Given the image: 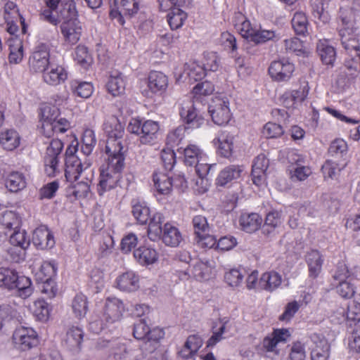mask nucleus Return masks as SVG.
<instances>
[{
  "mask_svg": "<svg viewBox=\"0 0 360 360\" xmlns=\"http://www.w3.org/2000/svg\"><path fill=\"white\" fill-rule=\"evenodd\" d=\"M161 238L166 245L177 247L182 240V236L178 228L172 224L166 223L163 227Z\"/></svg>",
  "mask_w": 360,
  "mask_h": 360,
  "instance_id": "obj_28",
  "label": "nucleus"
},
{
  "mask_svg": "<svg viewBox=\"0 0 360 360\" xmlns=\"http://www.w3.org/2000/svg\"><path fill=\"white\" fill-rule=\"evenodd\" d=\"M50 51L45 44L38 45L29 58V68L34 72H44L49 65Z\"/></svg>",
  "mask_w": 360,
  "mask_h": 360,
  "instance_id": "obj_12",
  "label": "nucleus"
},
{
  "mask_svg": "<svg viewBox=\"0 0 360 360\" xmlns=\"http://www.w3.org/2000/svg\"><path fill=\"white\" fill-rule=\"evenodd\" d=\"M60 115L59 108L49 103H43L40 107L39 117L41 122V133L50 134L51 131V124Z\"/></svg>",
  "mask_w": 360,
  "mask_h": 360,
  "instance_id": "obj_16",
  "label": "nucleus"
},
{
  "mask_svg": "<svg viewBox=\"0 0 360 360\" xmlns=\"http://www.w3.org/2000/svg\"><path fill=\"white\" fill-rule=\"evenodd\" d=\"M57 269L58 266L54 260L44 261L36 274V278L38 281L53 280L56 275Z\"/></svg>",
  "mask_w": 360,
  "mask_h": 360,
  "instance_id": "obj_39",
  "label": "nucleus"
},
{
  "mask_svg": "<svg viewBox=\"0 0 360 360\" xmlns=\"http://www.w3.org/2000/svg\"><path fill=\"white\" fill-rule=\"evenodd\" d=\"M311 360H327L330 355V345L321 334L314 333L310 337Z\"/></svg>",
  "mask_w": 360,
  "mask_h": 360,
  "instance_id": "obj_14",
  "label": "nucleus"
},
{
  "mask_svg": "<svg viewBox=\"0 0 360 360\" xmlns=\"http://www.w3.org/2000/svg\"><path fill=\"white\" fill-rule=\"evenodd\" d=\"M262 221V218L257 213H244L241 214L239 221L243 231L252 233L260 228Z\"/></svg>",
  "mask_w": 360,
  "mask_h": 360,
  "instance_id": "obj_35",
  "label": "nucleus"
},
{
  "mask_svg": "<svg viewBox=\"0 0 360 360\" xmlns=\"http://www.w3.org/2000/svg\"><path fill=\"white\" fill-rule=\"evenodd\" d=\"M208 112L214 124L224 125L229 123L232 115L229 108V99L225 91H217L211 98Z\"/></svg>",
  "mask_w": 360,
  "mask_h": 360,
  "instance_id": "obj_4",
  "label": "nucleus"
},
{
  "mask_svg": "<svg viewBox=\"0 0 360 360\" xmlns=\"http://www.w3.org/2000/svg\"><path fill=\"white\" fill-rule=\"evenodd\" d=\"M213 143L221 155L229 158L233 152L236 136L227 131H221L213 140Z\"/></svg>",
  "mask_w": 360,
  "mask_h": 360,
  "instance_id": "obj_15",
  "label": "nucleus"
},
{
  "mask_svg": "<svg viewBox=\"0 0 360 360\" xmlns=\"http://www.w3.org/2000/svg\"><path fill=\"white\" fill-rule=\"evenodd\" d=\"M134 257L140 265L148 266L158 262L159 253L152 246L143 245L134 251Z\"/></svg>",
  "mask_w": 360,
  "mask_h": 360,
  "instance_id": "obj_20",
  "label": "nucleus"
},
{
  "mask_svg": "<svg viewBox=\"0 0 360 360\" xmlns=\"http://www.w3.org/2000/svg\"><path fill=\"white\" fill-rule=\"evenodd\" d=\"M187 13L179 8H173L167 14V22L172 30L182 27L187 19Z\"/></svg>",
  "mask_w": 360,
  "mask_h": 360,
  "instance_id": "obj_47",
  "label": "nucleus"
},
{
  "mask_svg": "<svg viewBox=\"0 0 360 360\" xmlns=\"http://www.w3.org/2000/svg\"><path fill=\"white\" fill-rule=\"evenodd\" d=\"M184 161L189 166L194 165L200 159L204 158L207 155L196 144H189L183 150Z\"/></svg>",
  "mask_w": 360,
  "mask_h": 360,
  "instance_id": "obj_42",
  "label": "nucleus"
},
{
  "mask_svg": "<svg viewBox=\"0 0 360 360\" xmlns=\"http://www.w3.org/2000/svg\"><path fill=\"white\" fill-rule=\"evenodd\" d=\"M77 151V143L70 145L65 151V177L68 181H77L82 173H85L90 167V162H82L75 155Z\"/></svg>",
  "mask_w": 360,
  "mask_h": 360,
  "instance_id": "obj_8",
  "label": "nucleus"
},
{
  "mask_svg": "<svg viewBox=\"0 0 360 360\" xmlns=\"http://www.w3.org/2000/svg\"><path fill=\"white\" fill-rule=\"evenodd\" d=\"M281 275L275 271H266L259 278V288L262 290L272 292L277 290L282 283Z\"/></svg>",
  "mask_w": 360,
  "mask_h": 360,
  "instance_id": "obj_24",
  "label": "nucleus"
},
{
  "mask_svg": "<svg viewBox=\"0 0 360 360\" xmlns=\"http://www.w3.org/2000/svg\"><path fill=\"white\" fill-rule=\"evenodd\" d=\"M290 337L289 330L286 328H277L265 337L262 342L263 347L267 352H276V347L280 343H285Z\"/></svg>",
  "mask_w": 360,
  "mask_h": 360,
  "instance_id": "obj_19",
  "label": "nucleus"
},
{
  "mask_svg": "<svg viewBox=\"0 0 360 360\" xmlns=\"http://www.w3.org/2000/svg\"><path fill=\"white\" fill-rule=\"evenodd\" d=\"M149 219L148 236L150 240L157 241L161 238V234L163 232L162 224L164 221V216L160 212H155Z\"/></svg>",
  "mask_w": 360,
  "mask_h": 360,
  "instance_id": "obj_31",
  "label": "nucleus"
},
{
  "mask_svg": "<svg viewBox=\"0 0 360 360\" xmlns=\"http://www.w3.org/2000/svg\"><path fill=\"white\" fill-rule=\"evenodd\" d=\"M20 143L19 134L14 129H6L0 133V145L6 150H13Z\"/></svg>",
  "mask_w": 360,
  "mask_h": 360,
  "instance_id": "obj_34",
  "label": "nucleus"
},
{
  "mask_svg": "<svg viewBox=\"0 0 360 360\" xmlns=\"http://www.w3.org/2000/svg\"><path fill=\"white\" fill-rule=\"evenodd\" d=\"M212 274V266L208 262L197 261L193 266V276L199 281L208 280Z\"/></svg>",
  "mask_w": 360,
  "mask_h": 360,
  "instance_id": "obj_51",
  "label": "nucleus"
},
{
  "mask_svg": "<svg viewBox=\"0 0 360 360\" xmlns=\"http://www.w3.org/2000/svg\"><path fill=\"white\" fill-rule=\"evenodd\" d=\"M58 15L60 22L62 20L63 22L79 21L78 11L73 0H68L62 3Z\"/></svg>",
  "mask_w": 360,
  "mask_h": 360,
  "instance_id": "obj_41",
  "label": "nucleus"
},
{
  "mask_svg": "<svg viewBox=\"0 0 360 360\" xmlns=\"http://www.w3.org/2000/svg\"><path fill=\"white\" fill-rule=\"evenodd\" d=\"M276 37L275 32L272 30H257L253 32L250 41L256 44H263Z\"/></svg>",
  "mask_w": 360,
  "mask_h": 360,
  "instance_id": "obj_60",
  "label": "nucleus"
},
{
  "mask_svg": "<svg viewBox=\"0 0 360 360\" xmlns=\"http://www.w3.org/2000/svg\"><path fill=\"white\" fill-rule=\"evenodd\" d=\"M44 80L46 83L56 86L64 82L68 78V73L63 67L58 65L55 68L44 74Z\"/></svg>",
  "mask_w": 360,
  "mask_h": 360,
  "instance_id": "obj_43",
  "label": "nucleus"
},
{
  "mask_svg": "<svg viewBox=\"0 0 360 360\" xmlns=\"http://www.w3.org/2000/svg\"><path fill=\"white\" fill-rule=\"evenodd\" d=\"M338 311L342 314L338 318V323L347 321L350 325L360 322V303L356 301L352 302L347 307L338 308Z\"/></svg>",
  "mask_w": 360,
  "mask_h": 360,
  "instance_id": "obj_25",
  "label": "nucleus"
},
{
  "mask_svg": "<svg viewBox=\"0 0 360 360\" xmlns=\"http://www.w3.org/2000/svg\"><path fill=\"white\" fill-rule=\"evenodd\" d=\"M115 157L113 155H108V163L106 168H103L101 171L99 183L98 184V193L100 195L108 191L113 188L119 179L120 174L124 166V157H122V162L120 165L116 164V160L112 159Z\"/></svg>",
  "mask_w": 360,
  "mask_h": 360,
  "instance_id": "obj_5",
  "label": "nucleus"
},
{
  "mask_svg": "<svg viewBox=\"0 0 360 360\" xmlns=\"http://www.w3.org/2000/svg\"><path fill=\"white\" fill-rule=\"evenodd\" d=\"M339 18L338 34L341 46L347 54L356 57L360 54V36L354 13L349 10H340Z\"/></svg>",
  "mask_w": 360,
  "mask_h": 360,
  "instance_id": "obj_1",
  "label": "nucleus"
},
{
  "mask_svg": "<svg viewBox=\"0 0 360 360\" xmlns=\"http://www.w3.org/2000/svg\"><path fill=\"white\" fill-rule=\"evenodd\" d=\"M193 225L196 236L210 233V229L207 218L202 215L195 216L193 218Z\"/></svg>",
  "mask_w": 360,
  "mask_h": 360,
  "instance_id": "obj_61",
  "label": "nucleus"
},
{
  "mask_svg": "<svg viewBox=\"0 0 360 360\" xmlns=\"http://www.w3.org/2000/svg\"><path fill=\"white\" fill-rule=\"evenodd\" d=\"M96 144L95 133L92 129L84 130L82 138V152L85 155H89L93 151Z\"/></svg>",
  "mask_w": 360,
  "mask_h": 360,
  "instance_id": "obj_55",
  "label": "nucleus"
},
{
  "mask_svg": "<svg viewBox=\"0 0 360 360\" xmlns=\"http://www.w3.org/2000/svg\"><path fill=\"white\" fill-rule=\"evenodd\" d=\"M141 7V0H121L120 8L124 16L127 18L134 17Z\"/></svg>",
  "mask_w": 360,
  "mask_h": 360,
  "instance_id": "obj_56",
  "label": "nucleus"
},
{
  "mask_svg": "<svg viewBox=\"0 0 360 360\" xmlns=\"http://www.w3.org/2000/svg\"><path fill=\"white\" fill-rule=\"evenodd\" d=\"M32 242L37 248L41 250L51 248L55 245L53 235L46 226H40L34 231Z\"/></svg>",
  "mask_w": 360,
  "mask_h": 360,
  "instance_id": "obj_18",
  "label": "nucleus"
},
{
  "mask_svg": "<svg viewBox=\"0 0 360 360\" xmlns=\"http://www.w3.org/2000/svg\"><path fill=\"white\" fill-rule=\"evenodd\" d=\"M294 70V65L288 60L283 58L271 62L269 67V74L274 80L287 81L291 77Z\"/></svg>",
  "mask_w": 360,
  "mask_h": 360,
  "instance_id": "obj_13",
  "label": "nucleus"
},
{
  "mask_svg": "<svg viewBox=\"0 0 360 360\" xmlns=\"http://www.w3.org/2000/svg\"><path fill=\"white\" fill-rule=\"evenodd\" d=\"M105 86L107 90H124L127 86V78L118 71L112 72Z\"/></svg>",
  "mask_w": 360,
  "mask_h": 360,
  "instance_id": "obj_49",
  "label": "nucleus"
},
{
  "mask_svg": "<svg viewBox=\"0 0 360 360\" xmlns=\"http://www.w3.org/2000/svg\"><path fill=\"white\" fill-rule=\"evenodd\" d=\"M12 339L14 347L21 352L30 350L39 342L37 331L31 327H18L13 333Z\"/></svg>",
  "mask_w": 360,
  "mask_h": 360,
  "instance_id": "obj_9",
  "label": "nucleus"
},
{
  "mask_svg": "<svg viewBox=\"0 0 360 360\" xmlns=\"http://www.w3.org/2000/svg\"><path fill=\"white\" fill-rule=\"evenodd\" d=\"M117 288L123 292H134L139 288V276L134 271H129L116 278Z\"/></svg>",
  "mask_w": 360,
  "mask_h": 360,
  "instance_id": "obj_22",
  "label": "nucleus"
},
{
  "mask_svg": "<svg viewBox=\"0 0 360 360\" xmlns=\"http://www.w3.org/2000/svg\"><path fill=\"white\" fill-rule=\"evenodd\" d=\"M128 129L139 136L141 143L152 144L158 139L160 125L158 122L151 120L142 122L140 120L134 119L130 122Z\"/></svg>",
  "mask_w": 360,
  "mask_h": 360,
  "instance_id": "obj_7",
  "label": "nucleus"
},
{
  "mask_svg": "<svg viewBox=\"0 0 360 360\" xmlns=\"http://www.w3.org/2000/svg\"><path fill=\"white\" fill-rule=\"evenodd\" d=\"M72 309L75 317L84 318L89 309L87 297L82 293L76 295L72 302Z\"/></svg>",
  "mask_w": 360,
  "mask_h": 360,
  "instance_id": "obj_44",
  "label": "nucleus"
},
{
  "mask_svg": "<svg viewBox=\"0 0 360 360\" xmlns=\"http://www.w3.org/2000/svg\"><path fill=\"white\" fill-rule=\"evenodd\" d=\"M185 129V127L179 126L169 131L167 136V144L171 147L178 146L184 138Z\"/></svg>",
  "mask_w": 360,
  "mask_h": 360,
  "instance_id": "obj_63",
  "label": "nucleus"
},
{
  "mask_svg": "<svg viewBox=\"0 0 360 360\" xmlns=\"http://www.w3.org/2000/svg\"><path fill=\"white\" fill-rule=\"evenodd\" d=\"M235 28L239 34L247 40L250 41L255 29L249 20L240 12L236 13L233 18Z\"/></svg>",
  "mask_w": 360,
  "mask_h": 360,
  "instance_id": "obj_27",
  "label": "nucleus"
},
{
  "mask_svg": "<svg viewBox=\"0 0 360 360\" xmlns=\"http://www.w3.org/2000/svg\"><path fill=\"white\" fill-rule=\"evenodd\" d=\"M168 84V77L163 72L153 70L149 73L148 86L150 90H166Z\"/></svg>",
  "mask_w": 360,
  "mask_h": 360,
  "instance_id": "obj_40",
  "label": "nucleus"
},
{
  "mask_svg": "<svg viewBox=\"0 0 360 360\" xmlns=\"http://www.w3.org/2000/svg\"><path fill=\"white\" fill-rule=\"evenodd\" d=\"M60 30L65 41L70 45H75L80 39L82 27L79 21L63 22Z\"/></svg>",
  "mask_w": 360,
  "mask_h": 360,
  "instance_id": "obj_21",
  "label": "nucleus"
},
{
  "mask_svg": "<svg viewBox=\"0 0 360 360\" xmlns=\"http://www.w3.org/2000/svg\"><path fill=\"white\" fill-rule=\"evenodd\" d=\"M192 104L187 108L183 107L180 111L181 117L190 129L200 128L205 122L203 117L197 112L195 105L198 103H204L207 101V91H193Z\"/></svg>",
  "mask_w": 360,
  "mask_h": 360,
  "instance_id": "obj_6",
  "label": "nucleus"
},
{
  "mask_svg": "<svg viewBox=\"0 0 360 360\" xmlns=\"http://www.w3.org/2000/svg\"><path fill=\"white\" fill-rule=\"evenodd\" d=\"M13 231L14 232L11 235L9 239L11 244L22 250H26L30 244V237L27 232L20 228Z\"/></svg>",
  "mask_w": 360,
  "mask_h": 360,
  "instance_id": "obj_50",
  "label": "nucleus"
},
{
  "mask_svg": "<svg viewBox=\"0 0 360 360\" xmlns=\"http://www.w3.org/2000/svg\"><path fill=\"white\" fill-rule=\"evenodd\" d=\"M283 43L285 51L288 53H295L297 56L306 53L302 41L297 37L286 39Z\"/></svg>",
  "mask_w": 360,
  "mask_h": 360,
  "instance_id": "obj_57",
  "label": "nucleus"
},
{
  "mask_svg": "<svg viewBox=\"0 0 360 360\" xmlns=\"http://www.w3.org/2000/svg\"><path fill=\"white\" fill-rule=\"evenodd\" d=\"M83 338L84 331L82 328L78 326H72L67 330L64 342L70 349H79Z\"/></svg>",
  "mask_w": 360,
  "mask_h": 360,
  "instance_id": "obj_32",
  "label": "nucleus"
},
{
  "mask_svg": "<svg viewBox=\"0 0 360 360\" xmlns=\"http://www.w3.org/2000/svg\"><path fill=\"white\" fill-rule=\"evenodd\" d=\"M0 225L8 231L18 229L21 226V217L14 211L5 210L0 213Z\"/></svg>",
  "mask_w": 360,
  "mask_h": 360,
  "instance_id": "obj_36",
  "label": "nucleus"
},
{
  "mask_svg": "<svg viewBox=\"0 0 360 360\" xmlns=\"http://www.w3.org/2000/svg\"><path fill=\"white\" fill-rule=\"evenodd\" d=\"M186 71L191 79L198 81L205 75L207 70L204 63L201 64L196 60H190L186 64Z\"/></svg>",
  "mask_w": 360,
  "mask_h": 360,
  "instance_id": "obj_52",
  "label": "nucleus"
},
{
  "mask_svg": "<svg viewBox=\"0 0 360 360\" xmlns=\"http://www.w3.org/2000/svg\"><path fill=\"white\" fill-rule=\"evenodd\" d=\"M70 127L69 121L65 118H57L51 124V131L50 134L42 132L44 136L51 138L55 133H65Z\"/></svg>",
  "mask_w": 360,
  "mask_h": 360,
  "instance_id": "obj_62",
  "label": "nucleus"
},
{
  "mask_svg": "<svg viewBox=\"0 0 360 360\" xmlns=\"http://www.w3.org/2000/svg\"><path fill=\"white\" fill-rule=\"evenodd\" d=\"M291 23L297 34L306 35L309 23L307 18L303 12H296L293 15Z\"/></svg>",
  "mask_w": 360,
  "mask_h": 360,
  "instance_id": "obj_54",
  "label": "nucleus"
},
{
  "mask_svg": "<svg viewBox=\"0 0 360 360\" xmlns=\"http://www.w3.org/2000/svg\"><path fill=\"white\" fill-rule=\"evenodd\" d=\"M194 165L195 166L196 173L200 178V180L196 182V186H198V184L201 185L200 188H196L195 190L198 193H204L208 190V181L205 177L208 174L212 165L207 162V155L204 158L200 159Z\"/></svg>",
  "mask_w": 360,
  "mask_h": 360,
  "instance_id": "obj_26",
  "label": "nucleus"
},
{
  "mask_svg": "<svg viewBox=\"0 0 360 360\" xmlns=\"http://www.w3.org/2000/svg\"><path fill=\"white\" fill-rule=\"evenodd\" d=\"M30 310L37 319L41 321L48 320L50 309L45 300L40 299L35 300L30 306Z\"/></svg>",
  "mask_w": 360,
  "mask_h": 360,
  "instance_id": "obj_48",
  "label": "nucleus"
},
{
  "mask_svg": "<svg viewBox=\"0 0 360 360\" xmlns=\"http://www.w3.org/2000/svg\"><path fill=\"white\" fill-rule=\"evenodd\" d=\"M306 262L309 268V275L311 278H316L322 270L323 259L321 253L316 250H311L306 256Z\"/></svg>",
  "mask_w": 360,
  "mask_h": 360,
  "instance_id": "obj_29",
  "label": "nucleus"
},
{
  "mask_svg": "<svg viewBox=\"0 0 360 360\" xmlns=\"http://www.w3.org/2000/svg\"><path fill=\"white\" fill-rule=\"evenodd\" d=\"M75 60L84 69H89L93 63V58L87 47L82 45L77 46L75 51Z\"/></svg>",
  "mask_w": 360,
  "mask_h": 360,
  "instance_id": "obj_46",
  "label": "nucleus"
},
{
  "mask_svg": "<svg viewBox=\"0 0 360 360\" xmlns=\"http://www.w3.org/2000/svg\"><path fill=\"white\" fill-rule=\"evenodd\" d=\"M126 307L123 301L115 296L105 298L102 316L107 323H112L122 319Z\"/></svg>",
  "mask_w": 360,
  "mask_h": 360,
  "instance_id": "obj_11",
  "label": "nucleus"
},
{
  "mask_svg": "<svg viewBox=\"0 0 360 360\" xmlns=\"http://www.w3.org/2000/svg\"><path fill=\"white\" fill-rule=\"evenodd\" d=\"M84 174L89 176L86 177L87 181L79 182L73 186L69 187L67 190V196L71 201L86 197L90 191L89 182L93 177V171L89 167V169Z\"/></svg>",
  "mask_w": 360,
  "mask_h": 360,
  "instance_id": "obj_23",
  "label": "nucleus"
},
{
  "mask_svg": "<svg viewBox=\"0 0 360 360\" xmlns=\"http://www.w3.org/2000/svg\"><path fill=\"white\" fill-rule=\"evenodd\" d=\"M268 167L269 160L264 155L260 154L255 158L252 167V177L254 184L257 186L266 184V171Z\"/></svg>",
  "mask_w": 360,
  "mask_h": 360,
  "instance_id": "obj_17",
  "label": "nucleus"
},
{
  "mask_svg": "<svg viewBox=\"0 0 360 360\" xmlns=\"http://www.w3.org/2000/svg\"><path fill=\"white\" fill-rule=\"evenodd\" d=\"M0 288L16 290L17 295L22 299L28 298L34 292L31 279L9 267H0Z\"/></svg>",
  "mask_w": 360,
  "mask_h": 360,
  "instance_id": "obj_3",
  "label": "nucleus"
},
{
  "mask_svg": "<svg viewBox=\"0 0 360 360\" xmlns=\"http://www.w3.org/2000/svg\"><path fill=\"white\" fill-rule=\"evenodd\" d=\"M153 181L157 192L160 195H169L173 187L172 179L165 173L156 172L153 174Z\"/></svg>",
  "mask_w": 360,
  "mask_h": 360,
  "instance_id": "obj_30",
  "label": "nucleus"
},
{
  "mask_svg": "<svg viewBox=\"0 0 360 360\" xmlns=\"http://www.w3.org/2000/svg\"><path fill=\"white\" fill-rule=\"evenodd\" d=\"M333 278L338 282L355 278L354 274L349 270L348 266L344 262L338 263Z\"/></svg>",
  "mask_w": 360,
  "mask_h": 360,
  "instance_id": "obj_64",
  "label": "nucleus"
},
{
  "mask_svg": "<svg viewBox=\"0 0 360 360\" xmlns=\"http://www.w3.org/2000/svg\"><path fill=\"white\" fill-rule=\"evenodd\" d=\"M104 130L108 136L106 154L113 155L115 158L111 161L115 160L116 164L120 165L124 157V128L116 117H111L104 123Z\"/></svg>",
  "mask_w": 360,
  "mask_h": 360,
  "instance_id": "obj_2",
  "label": "nucleus"
},
{
  "mask_svg": "<svg viewBox=\"0 0 360 360\" xmlns=\"http://www.w3.org/2000/svg\"><path fill=\"white\" fill-rule=\"evenodd\" d=\"M132 214L140 224H146L150 218L149 207L144 202H136L133 205Z\"/></svg>",
  "mask_w": 360,
  "mask_h": 360,
  "instance_id": "obj_53",
  "label": "nucleus"
},
{
  "mask_svg": "<svg viewBox=\"0 0 360 360\" xmlns=\"http://www.w3.org/2000/svg\"><path fill=\"white\" fill-rule=\"evenodd\" d=\"M243 280V275L238 269H230L225 271L224 281L231 287H238Z\"/></svg>",
  "mask_w": 360,
  "mask_h": 360,
  "instance_id": "obj_59",
  "label": "nucleus"
},
{
  "mask_svg": "<svg viewBox=\"0 0 360 360\" xmlns=\"http://www.w3.org/2000/svg\"><path fill=\"white\" fill-rule=\"evenodd\" d=\"M317 52L326 65H333L336 58V51L327 40H319L316 46Z\"/></svg>",
  "mask_w": 360,
  "mask_h": 360,
  "instance_id": "obj_37",
  "label": "nucleus"
},
{
  "mask_svg": "<svg viewBox=\"0 0 360 360\" xmlns=\"http://www.w3.org/2000/svg\"><path fill=\"white\" fill-rule=\"evenodd\" d=\"M356 278L339 281L336 285L337 293L344 299H350L356 293Z\"/></svg>",
  "mask_w": 360,
  "mask_h": 360,
  "instance_id": "obj_45",
  "label": "nucleus"
},
{
  "mask_svg": "<svg viewBox=\"0 0 360 360\" xmlns=\"http://www.w3.org/2000/svg\"><path fill=\"white\" fill-rule=\"evenodd\" d=\"M26 185L27 182L25 175L18 172L9 173L5 179L6 188L12 193H17L23 190Z\"/></svg>",
  "mask_w": 360,
  "mask_h": 360,
  "instance_id": "obj_33",
  "label": "nucleus"
},
{
  "mask_svg": "<svg viewBox=\"0 0 360 360\" xmlns=\"http://www.w3.org/2000/svg\"><path fill=\"white\" fill-rule=\"evenodd\" d=\"M23 58V45L20 40H15L10 44L8 60L11 63L18 64Z\"/></svg>",
  "mask_w": 360,
  "mask_h": 360,
  "instance_id": "obj_58",
  "label": "nucleus"
},
{
  "mask_svg": "<svg viewBox=\"0 0 360 360\" xmlns=\"http://www.w3.org/2000/svg\"><path fill=\"white\" fill-rule=\"evenodd\" d=\"M63 143L58 139H52L46 148L44 158V171L49 176H54L59 172V155Z\"/></svg>",
  "mask_w": 360,
  "mask_h": 360,
  "instance_id": "obj_10",
  "label": "nucleus"
},
{
  "mask_svg": "<svg viewBox=\"0 0 360 360\" xmlns=\"http://www.w3.org/2000/svg\"><path fill=\"white\" fill-rule=\"evenodd\" d=\"M243 169L238 165H230L221 170L217 179V184L219 186H225L233 180L240 177Z\"/></svg>",
  "mask_w": 360,
  "mask_h": 360,
  "instance_id": "obj_38",
  "label": "nucleus"
}]
</instances>
